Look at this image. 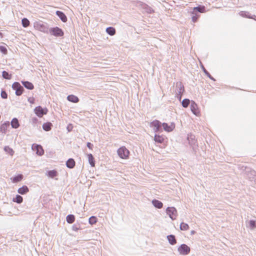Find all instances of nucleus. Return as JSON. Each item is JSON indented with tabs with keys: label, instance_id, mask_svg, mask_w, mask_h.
I'll list each match as a JSON object with an SVG mask.
<instances>
[{
	"label": "nucleus",
	"instance_id": "30",
	"mask_svg": "<svg viewBox=\"0 0 256 256\" xmlns=\"http://www.w3.org/2000/svg\"><path fill=\"white\" fill-rule=\"evenodd\" d=\"M189 228L188 225L184 222H182L180 225V229L182 230H186Z\"/></svg>",
	"mask_w": 256,
	"mask_h": 256
},
{
	"label": "nucleus",
	"instance_id": "2",
	"mask_svg": "<svg viewBox=\"0 0 256 256\" xmlns=\"http://www.w3.org/2000/svg\"><path fill=\"white\" fill-rule=\"evenodd\" d=\"M190 110L196 116H200L201 112L198 104L192 101L190 104Z\"/></svg>",
	"mask_w": 256,
	"mask_h": 256
},
{
	"label": "nucleus",
	"instance_id": "40",
	"mask_svg": "<svg viewBox=\"0 0 256 256\" xmlns=\"http://www.w3.org/2000/svg\"><path fill=\"white\" fill-rule=\"evenodd\" d=\"M1 96L3 98H7V94L6 92L4 91H2V92H1Z\"/></svg>",
	"mask_w": 256,
	"mask_h": 256
},
{
	"label": "nucleus",
	"instance_id": "45",
	"mask_svg": "<svg viewBox=\"0 0 256 256\" xmlns=\"http://www.w3.org/2000/svg\"><path fill=\"white\" fill-rule=\"evenodd\" d=\"M73 230H78V228H73Z\"/></svg>",
	"mask_w": 256,
	"mask_h": 256
},
{
	"label": "nucleus",
	"instance_id": "35",
	"mask_svg": "<svg viewBox=\"0 0 256 256\" xmlns=\"http://www.w3.org/2000/svg\"><path fill=\"white\" fill-rule=\"evenodd\" d=\"M190 102V101L188 99H187V98L184 99L182 101V106L184 108H187L188 106L189 105Z\"/></svg>",
	"mask_w": 256,
	"mask_h": 256
},
{
	"label": "nucleus",
	"instance_id": "8",
	"mask_svg": "<svg viewBox=\"0 0 256 256\" xmlns=\"http://www.w3.org/2000/svg\"><path fill=\"white\" fill-rule=\"evenodd\" d=\"M166 213L172 220H175L177 216L176 210L174 208H168L166 210Z\"/></svg>",
	"mask_w": 256,
	"mask_h": 256
},
{
	"label": "nucleus",
	"instance_id": "28",
	"mask_svg": "<svg viewBox=\"0 0 256 256\" xmlns=\"http://www.w3.org/2000/svg\"><path fill=\"white\" fill-rule=\"evenodd\" d=\"M58 175V172L55 170H50L48 172V176L51 178H54Z\"/></svg>",
	"mask_w": 256,
	"mask_h": 256
},
{
	"label": "nucleus",
	"instance_id": "39",
	"mask_svg": "<svg viewBox=\"0 0 256 256\" xmlns=\"http://www.w3.org/2000/svg\"><path fill=\"white\" fill-rule=\"evenodd\" d=\"M250 226L252 228L256 227V222L254 220H250Z\"/></svg>",
	"mask_w": 256,
	"mask_h": 256
},
{
	"label": "nucleus",
	"instance_id": "25",
	"mask_svg": "<svg viewBox=\"0 0 256 256\" xmlns=\"http://www.w3.org/2000/svg\"><path fill=\"white\" fill-rule=\"evenodd\" d=\"M106 32L110 36H114L116 34V30L112 27H109L106 29Z\"/></svg>",
	"mask_w": 256,
	"mask_h": 256
},
{
	"label": "nucleus",
	"instance_id": "36",
	"mask_svg": "<svg viewBox=\"0 0 256 256\" xmlns=\"http://www.w3.org/2000/svg\"><path fill=\"white\" fill-rule=\"evenodd\" d=\"M8 126V124H3L1 128H0V129H1V130L2 131V130H4L2 132H4L5 133L6 132V130Z\"/></svg>",
	"mask_w": 256,
	"mask_h": 256
},
{
	"label": "nucleus",
	"instance_id": "31",
	"mask_svg": "<svg viewBox=\"0 0 256 256\" xmlns=\"http://www.w3.org/2000/svg\"><path fill=\"white\" fill-rule=\"evenodd\" d=\"M98 220L97 218L94 216H92L89 218V223L92 225L96 223Z\"/></svg>",
	"mask_w": 256,
	"mask_h": 256
},
{
	"label": "nucleus",
	"instance_id": "41",
	"mask_svg": "<svg viewBox=\"0 0 256 256\" xmlns=\"http://www.w3.org/2000/svg\"><path fill=\"white\" fill-rule=\"evenodd\" d=\"M73 128L72 124H69L67 126V130L68 132H70Z\"/></svg>",
	"mask_w": 256,
	"mask_h": 256
},
{
	"label": "nucleus",
	"instance_id": "5",
	"mask_svg": "<svg viewBox=\"0 0 256 256\" xmlns=\"http://www.w3.org/2000/svg\"><path fill=\"white\" fill-rule=\"evenodd\" d=\"M50 32L51 34L56 36H62L64 34L62 30L58 27H55L51 28L50 30Z\"/></svg>",
	"mask_w": 256,
	"mask_h": 256
},
{
	"label": "nucleus",
	"instance_id": "24",
	"mask_svg": "<svg viewBox=\"0 0 256 256\" xmlns=\"http://www.w3.org/2000/svg\"><path fill=\"white\" fill-rule=\"evenodd\" d=\"M4 150L6 153L9 154L11 156H13L14 153V150L12 148L8 146H5L4 148Z\"/></svg>",
	"mask_w": 256,
	"mask_h": 256
},
{
	"label": "nucleus",
	"instance_id": "3",
	"mask_svg": "<svg viewBox=\"0 0 256 256\" xmlns=\"http://www.w3.org/2000/svg\"><path fill=\"white\" fill-rule=\"evenodd\" d=\"M190 248L186 244H182L178 248V251L180 254L186 255L190 253Z\"/></svg>",
	"mask_w": 256,
	"mask_h": 256
},
{
	"label": "nucleus",
	"instance_id": "16",
	"mask_svg": "<svg viewBox=\"0 0 256 256\" xmlns=\"http://www.w3.org/2000/svg\"><path fill=\"white\" fill-rule=\"evenodd\" d=\"M67 99L70 102H72L74 103H76L79 101L78 98L77 96H76L74 95H72V94L68 96L67 97Z\"/></svg>",
	"mask_w": 256,
	"mask_h": 256
},
{
	"label": "nucleus",
	"instance_id": "12",
	"mask_svg": "<svg viewBox=\"0 0 256 256\" xmlns=\"http://www.w3.org/2000/svg\"><path fill=\"white\" fill-rule=\"evenodd\" d=\"M56 14L57 16H59V18H60V20L63 22H66L67 21V17H66V16L62 12L58 11V10L56 11Z\"/></svg>",
	"mask_w": 256,
	"mask_h": 256
},
{
	"label": "nucleus",
	"instance_id": "4",
	"mask_svg": "<svg viewBox=\"0 0 256 256\" xmlns=\"http://www.w3.org/2000/svg\"><path fill=\"white\" fill-rule=\"evenodd\" d=\"M36 114L40 118H42L44 114H46L48 112L47 108H42V106H36L34 110Z\"/></svg>",
	"mask_w": 256,
	"mask_h": 256
},
{
	"label": "nucleus",
	"instance_id": "18",
	"mask_svg": "<svg viewBox=\"0 0 256 256\" xmlns=\"http://www.w3.org/2000/svg\"><path fill=\"white\" fill-rule=\"evenodd\" d=\"M167 238L170 244L174 245L176 243L174 236L172 234L169 235L167 236Z\"/></svg>",
	"mask_w": 256,
	"mask_h": 256
},
{
	"label": "nucleus",
	"instance_id": "42",
	"mask_svg": "<svg viewBox=\"0 0 256 256\" xmlns=\"http://www.w3.org/2000/svg\"><path fill=\"white\" fill-rule=\"evenodd\" d=\"M198 18V16H196V14L194 15V16H192V20L194 22H196L197 20V19Z\"/></svg>",
	"mask_w": 256,
	"mask_h": 256
},
{
	"label": "nucleus",
	"instance_id": "23",
	"mask_svg": "<svg viewBox=\"0 0 256 256\" xmlns=\"http://www.w3.org/2000/svg\"><path fill=\"white\" fill-rule=\"evenodd\" d=\"M66 220L68 224H72L75 220V217L72 214H69L66 216Z\"/></svg>",
	"mask_w": 256,
	"mask_h": 256
},
{
	"label": "nucleus",
	"instance_id": "14",
	"mask_svg": "<svg viewBox=\"0 0 256 256\" xmlns=\"http://www.w3.org/2000/svg\"><path fill=\"white\" fill-rule=\"evenodd\" d=\"M75 164H76L75 161L72 158L68 159L66 162V165L67 167L70 168H74L75 166Z\"/></svg>",
	"mask_w": 256,
	"mask_h": 256
},
{
	"label": "nucleus",
	"instance_id": "26",
	"mask_svg": "<svg viewBox=\"0 0 256 256\" xmlns=\"http://www.w3.org/2000/svg\"><path fill=\"white\" fill-rule=\"evenodd\" d=\"M22 178H23V176L22 174H18V175L14 176L12 179V182H17L21 181L22 180Z\"/></svg>",
	"mask_w": 256,
	"mask_h": 256
},
{
	"label": "nucleus",
	"instance_id": "43",
	"mask_svg": "<svg viewBox=\"0 0 256 256\" xmlns=\"http://www.w3.org/2000/svg\"><path fill=\"white\" fill-rule=\"evenodd\" d=\"M87 146L90 149H92L93 145L90 142H88L87 143Z\"/></svg>",
	"mask_w": 256,
	"mask_h": 256
},
{
	"label": "nucleus",
	"instance_id": "32",
	"mask_svg": "<svg viewBox=\"0 0 256 256\" xmlns=\"http://www.w3.org/2000/svg\"><path fill=\"white\" fill-rule=\"evenodd\" d=\"M22 22L23 26L24 28H26L30 25V21L26 18H23Z\"/></svg>",
	"mask_w": 256,
	"mask_h": 256
},
{
	"label": "nucleus",
	"instance_id": "21",
	"mask_svg": "<svg viewBox=\"0 0 256 256\" xmlns=\"http://www.w3.org/2000/svg\"><path fill=\"white\" fill-rule=\"evenodd\" d=\"M52 124L50 122L44 123L42 125V128L46 131L50 130L52 128Z\"/></svg>",
	"mask_w": 256,
	"mask_h": 256
},
{
	"label": "nucleus",
	"instance_id": "1",
	"mask_svg": "<svg viewBox=\"0 0 256 256\" xmlns=\"http://www.w3.org/2000/svg\"><path fill=\"white\" fill-rule=\"evenodd\" d=\"M117 154L122 159L127 160L129 158L130 152L124 146H122L117 150Z\"/></svg>",
	"mask_w": 256,
	"mask_h": 256
},
{
	"label": "nucleus",
	"instance_id": "44",
	"mask_svg": "<svg viewBox=\"0 0 256 256\" xmlns=\"http://www.w3.org/2000/svg\"><path fill=\"white\" fill-rule=\"evenodd\" d=\"M28 101H29L30 103H32V104H33V103L34 102V98H32V99H31V98H30V99L28 100Z\"/></svg>",
	"mask_w": 256,
	"mask_h": 256
},
{
	"label": "nucleus",
	"instance_id": "15",
	"mask_svg": "<svg viewBox=\"0 0 256 256\" xmlns=\"http://www.w3.org/2000/svg\"><path fill=\"white\" fill-rule=\"evenodd\" d=\"M29 190L26 186H24L18 189V192L21 194H24L28 192Z\"/></svg>",
	"mask_w": 256,
	"mask_h": 256
},
{
	"label": "nucleus",
	"instance_id": "22",
	"mask_svg": "<svg viewBox=\"0 0 256 256\" xmlns=\"http://www.w3.org/2000/svg\"><path fill=\"white\" fill-rule=\"evenodd\" d=\"M11 125L13 128H18L20 126L18 120L16 118H13L11 122Z\"/></svg>",
	"mask_w": 256,
	"mask_h": 256
},
{
	"label": "nucleus",
	"instance_id": "38",
	"mask_svg": "<svg viewBox=\"0 0 256 256\" xmlns=\"http://www.w3.org/2000/svg\"><path fill=\"white\" fill-rule=\"evenodd\" d=\"M204 72L208 78H210L212 80H214V78L211 76L210 74L205 68H204Z\"/></svg>",
	"mask_w": 256,
	"mask_h": 256
},
{
	"label": "nucleus",
	"instance_id": "6",
	"mask_svg": "<svg viewBox=\"0 0 256 256\" xmlns=\"http://www.w3.org/2000/svg\"><path fill=\"white\" fill-rule=\"evenodd\" d=\"M12 88L16 90V94L17 96H20L22 94L24 88L18 82H14L12 84Z\"/></svg>",
	"mask_w": 256,
	"mask_h": 256
},
{
	"label": "nucleus",
	"instance_id": "7",
	"mask_svg": "<svg viewBox=\"0 0 256 256\" xmlns=\"http://www.w3.org/2000/svg\"><path fill=\"white\" fill-rule=\"evenodd\" d=\"M167 140V138L162 135L156 134L154 137V140L156 142L164 144L166 146L168 142Z\"/></svg>",
	"mask_w": 256,
	"mask_h": 256
},
{
	"label": "nucleus",
	"instance_id": "34",
	"mask_svg": "<svg viewBox=\"0 0 256 256\" xmlns=\"http://www.w3.org/2000/svg\"><path fill=\"white\" fill-rule=\"evenodd\" d=\"M176 86H178L179 88V93L181 95L184 92V86L181 83H179V84H176Z\"/></svg>",
	"mask_w": 256,
	"mask_h": 256
},
{
	"label": "nucleus",
	"instance_id": "29",
	"mask_svg": "<svg viewBox=\"0 0 256 256\" xmlns=\"http://www.w3.org/2000/svg\"><path fill=\"white\" fill-rule=\"evenodd\" d=\"M194 10H197L200 12H206V10H205V7L204 6H200L198 7H196V8H194Z\"/></svg>",
	"mask_w": 256,
	"mask_h": 256
},
{
	"label": "nucleus",
	"instance_id": "13",
	"mask_svg": "<svg viewBox=\"0 0 256 256\" xmlns=\"http://www.w3.org/2000/svg\"><path fill=\"white\" fill-rule=\"evenodd\" d=\"M35 28L40 31H44L46 29V26L44 24L40 22H36L34 24Z\"/></svg>",
	"mask_w": 256,
	"mask_h": 256
},
{
	"label": "nucleus",
	"instance_id": "20",
	"mask_svg": "<svg viewBox=\"0 0 256 256\" xmlns=\"http://www.w3.org/2000/svg\"><path fill=\"white\" fill-rule=\"evenodd\" d=\"M22 84L28 90H32L34 88V86L32 84L29 82H22Z\"/></svg>",
	"mask_w": 256,
	"mask_h": 256
},
{
	"label": "nucleus",
	"instance_id": "33",
	"mask_svg": "<svg viewBox=\"0 0 256 256\" xmlns=\"http://www.w3.org/2000/svg\"><path fill=\"white\" fill-rule=\"evenodd\" d=\"M2 76L4 78L7 80H10L12 78V75L10 74L8 72L6 71L2 72Z\"/></svg>",
	"mask_w": 256,
	"mask_h": 256
},
{
	"label": "nucleus",
	"instance_id": "37",
	"mask_svg": "<svg viewBox=\"0 0 256 256\" xmlns=\"http://www.w3.org/2000/svg\"><path fill=\"white\" fill-rule=\"evenodd\" d=\"M0 51L4 54H7V49L4 46H0Z\"/></svg>",
	"mask_w": 256,
	"mask_h": 256
},
{
	"label": "nucleus",
	"instance_id": "19",
	"mask_svg": "<svg viewBox=\"0 0 256 256\" xmlns=\"http://www.w3.org/2000/svg\"><path fill=\"white\" fill-rule=\"evenodd\" d=\"M88 162L90 166L92 167H94L95 166V161L94 158L93 157L92 155V154H88Z\"/></svg>",
	"mask_w": 256,
	"mask_h": 256
},
{
	"label": "nucleus",
	"instance_id": "9",
	"mask_svg": "<svg viewBox=\"0 0 256 256\" xmlns=\"http://www.w3.org/2000/svg\"><path fill=\"white\" fill-rule=\"evenodd\" d=\"M162 126L164 130L167 132H172L176 126L174 122H171L170 124L164 122L162 124Z\"/></svg>",
	"mask_w": 256,
	"mask_h": 256
},
{
	"label": "nucleus",
	"instance_id": "10",
	"mask_svg": "<svg viewBox=\"0 0 256 256\" xmlns=\"http://www.w3.org/2000/svg\"><path fill=\"white\" fill-rule=\"evenodd\" d=\"M32 149L33 150L36 151V154L39 156H42L44 153V150L42 148V147L40 145L34 144L32 146Z\"/></svg>",
	"mask_w": 256,
	"mask_h": 256
},
{
	"label": "nucleus",
	"instance_id": "17",
	"mask_svg": "<svg viewBox=\"0 0 256 256\" xmlns=\"http://www.w3.org/2000/svg\"><path fill=\"white\" fill-rule=\"evenodd\" d=\"M152 204L156 208H162L163 204L162 203L156 200H154L152 201Z\"/></svg>",
	"mask_w": 256,
	"mask_h": 256
},
{
	"label": "nucleus",
	"instance_id": "11",
	"mask_svg": "<svg viewBox=\"0 0 256 256\" xmlns=\"http://www.w3.org/2000/svg\"><path fill=\"white\" fill-rule=\"evenodd\" d=\"M160 122L158 120H154L150 124V126L153 128L154 130L156 132L160 130Z\"/></svg>",
	"mask_w": 256,
	"mask_h": 256
},
{
	"label": "nucleus",
	"instance_id": "27",
	"mask_svg": "<svg viewBox=\"0 0 256 256\" xmlns=\"http://www.w3.org/2000/svg\"><path fill=\"white\" fill-rule=\"evenodd\" d=\"M23 198L22 196L20 195H16V198H13V202H16L18 204H20L22 202Z\"/></svg>",
	"mask_w": 256,
	"mask_h": 256
}]
</instances>
